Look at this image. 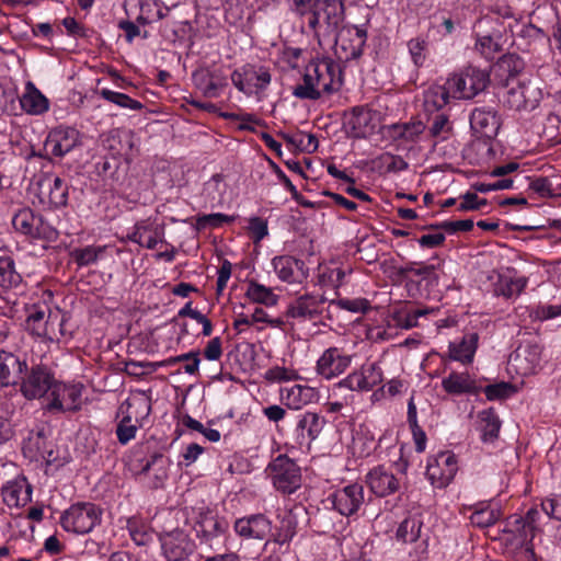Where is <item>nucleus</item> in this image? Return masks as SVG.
<instances>
[{"instance_id":"1","label":"nucleus","mask_w":561,"mask_h":561,"mask_svg":"<svg viewBox=\"0 0 561 561\" xmlns=\"http://www.w3.org/2000/svg\"><path fill=\"white\" fill-rule=\"evenodd\" d=\"M342 84L340 64L330 58L314 59L306 66L304 82L294 88L293 94L301 100H318L339 91Z\"/></svg>"},{"instance_id":"2","label":"nucleus","mask_w":561,"mask_h":561,"mask_svg":"<svg viewBox=\"0 0 561 561\" xmlns=\"http://www.w3.org/2000/svg\"><path fill=\"white\" fill-rule=\"evenodd\" d=\"M308 14V26L318 37H335L345 19L342 0H316Z\"/></svg>"},{"instance_id":"3","label":"nucleus","mask_w":561,"mask_h":561,"mask_svg":"<svg viewBox=\"0 0 561 561\" xmlns=\"http://www.w3.org/2000/svg\"><path fill=\"white\" fill-rule=\"evenodd\" d=\"M193 522V529L201 545L214 549L222 542V538L228 529V523L219 517L207 506L191 507L187 514Z\"/></svg>"},{"instance_id":"4","label":"nucleus","mask_w":561,"mask_h":561,"mask_svg":"<svg viewBox=\"0 0 561 561\" xmlns=\"http://www.w3.org/2000/svg\"><path fill=\"white\" fill-rule=\"evenodd\" d=\"M448 81L454 92V99L470 100L485 90L490 82V75L486 70L468 66L449 77Z\"/></svg>"},{"instance_id":"5","label":"nucleus","mask_w":561,"mask_h":561,"mask_svg":"<svg viewBox=\"0 0 561 561\" xmlns=\"http://www.w3.org/2000/svg\"><path fill=\"white\" fill-rule=\"evenodd\" d=\"M101 510L93 503H77L60 517L61 527L75 534H88L101 522Z\"/></svg>"},{"instance_id":"6","label":"nucleus","mask_w":561,"mask_h":561,"mask_svg":"<svg viewBox=\"0 0 561 561\" xmlns=\"http://www.w3.org/2000/svg\"><path fill=\"white\" fill-rule=\"evenodd\" d=\"M276 490L284 494H291L301 485L300 468L286 455H278L266 468Z\"/></svg>"},{"instance_id":"7","label":"nucleus","mask_w":561,"mask_h":561,"mask_svg":"<svg viewBox=\"0 0 561 561\" xmlns=\"http://www.w3.org/2000/svg\"><path fill=\"white\" fill-rule=\"evenodd\" d=\"M13 228L32 239L55 241L58 231L41 215L34 214L30 208L20 209L12 218Z\"/></svg>"},{"instance_id":"8","label":"nucleus","mask_w":561,"mask_h":561,"mask_svg":"<svg viewBox=\"0 0 561 561\" xmlns=\"http://www.w3.org/2000/svg\"><path fill=\"white\" fill-rule=\"evenodd\" d=\"M35 185L43 204H47L53 208H60L67 205L69 187L58 175L43 172L38 174Z\"/></svg>"},{"instance_id":"9","label":"nucleus","mask_w":561,"mask_h":561,"mask_svg":"<svg viewBox=\"0 0 561 561\" xmlns=\"http://www.w3.org/2000/svg\"><path fill=\"white\" fill-rule=\"evenodd\" d=\"M55 324L61 327L60 310L51 311L47 307L34 306L26 318L27 331L50 342L56 340Z\"/></svg>"},{"instance_id":"10","label":"nucleus","mask_w":561,"mask_h":561,"mask_svg":"<svg viewBox=\"0 0 561 561\" xmlns=\"http://www.w3.org/2000/svg\"><path fill=\"white\" fill-rule=\"evenodd\" d=\"M159 541L162 553L168 561H184L195 550L194 541L181 529L160 534Z\"/></svg>"},{"instance_id":"11","label":"nucleus","mask_w":561,"mask_h":561,"mask_svg":"<svg viewBox=\"0 0 561 561\" xmlns=\"http://www.w3.org/2000/svg\"><path fill=\"white\" fill-rule=\"evenodd\" d=\"M83 386L81 383L56 382L50 391L47 410L57 412H75L81 408Z\"/></svg>"},{"instance_id":"12","label":"nucleus","mask_w":561,"mask_h":561,"mask_svg":"<svg viewBox=\"0 0 561 561\" xmlns=\"http://www.w3.org/2000/svg\"><path fill=\"white\" fill-rule=\"evenodd\" d=\"M21 380V392L28 400L42 398L51 391L56 381L49 368L44 365H34Z\"/></svg>"},{"instance_id":"13","label":"nucleus","mask_w":561,"mask_h":561,"mask_svg":"<svg viewBox=\"0 0 561 561\" xmlns=\"http://www.w3.org/2000/svg\"><path fill=\"white\" fill-rule=\"evenodd\" d=\"M232 84L245 94L253 93L254 90H265L271 83V73L264 67L245 65L231 73Z\"/></svg>"},{"instance_id":"14","label":"nucleus","mask_w":561,"mask_h":561,"mask_svg":"<svg viewBox=\"0 0 561 561\" xmlns=\"http://www.w3.org/2000/svg\"><path fill=\"white\" fill-rule=\"evenodd\" d=\"M80 142V133L76 128L58 126L48 133L44 150L53 157L62 158Z\"/></svg>"},{"instance_id":"15","label":"nucleus","mask_w":561,"mask_h":561,"mask_svg":"<svg viewBox=\"0 0 561 561\" xmlns=\"http://www.w3.org/2000/svg\"><path fill=\"white\" fill-rule=\"evenodd\" d=\"M352 363V355L346 354L343 348L332 346L327 348L318 358L316 371L327 380L342 375Z\"/></svg>"},{"instance_id":"16","label":"nucleus","mask_w":561,"mask_h":561,"mask_svg":"<svg viewBox=\"0 0 561 561\" xmlns=\"http://www.w3.org/2000/svg\"><path fill=\"white\" fill-rule=\"evenodd\" d=\"M329 500L336 512L350 517L356 514L365 502L364 488L358 483L348 484L332 493Z\"/></svg>"},{"instance_id":"17","label":"nucleus","mask_w":561,"mask_h":561,"mask_svg":"<svg viewBox=\"0 0 561 561\" xmlns=\"http://www.w3.org/2000/svg\"><path fill=\"white\" fill-rule=\"evenodd\" d=\"M472 133L479 138L493 139L500 129V116L494 107L480 106L472 110L470 117Z\"/></svg>"},{"instance_id":"18","label":"nucleus","mask_w":561,"mask_h":561,"mask_svg":"<svg viewBox=\"0 0 561 561\" xmlns=\"http://www.w3.org/2000/svg\"><path fill=\"white\" fill-rule=\"evenodd\" d=\"M538 512L529 510L525 517H516L513 525L520 537V547L517 552L518 561H535L531 541L536 534V517Z\"/></svg>"},{"instance_id":"19","label":"nucleus","mask_w":561,"mask_h":561,"mask_svg":"<svg viewBox=\"0 0 561 561\" xmlns=\"http://www.w3.org/2000/svg\"><path fill=\"white\" fill-rule=\"evenodd\" d=\"M126 239L151 250L159 242H163L164 227L150 217L141 219L135 224L133 231L127 233Z\"/></svg>"},{"instance_id":"20","label":"nucleus","mask_w":561,"mask_h":561,"mask_svg":"<svg viewBox=\"0 0 561 561\" xmlns=\"http://www.w3.org/2000/svg\"><path fill=\"white\" fill-rule=\"evenodd\" d=\"M541 100V90L533 82L518 83L507 91L506 104L516 111H533Z\"/></svg>"},{"instance_id":"21","label":"nucleus","mask_w":561,"mask_h":561,"mask_svg":"<svg viewBox=\"0 0 561 561\" xmlns=\"http://www.w3.org/2000/svg\"><path fill=\"white\" fill-rule=\"evenodd\" d=\"M334 39L337 49H341L346 60L357 59L363 55L367 41V31L358 26H350L337 33Z\"/></svg>"},{"instance_id":"22","label":"nucleus","mask_w":561,"mask_h":561,"mask_svg":"<svg viewBox=\"0 0 561 561\" xmlns=\"http://www.w3.org/2000/svg\"><path fill=\"white\" fill-rule=\"evenodd\" d=\"M325 301L323 296L304 295L289 304L286 314L300 321L316 320L322 314Z\"/></svg>"},{"instance_id":"23","label":"nucleus","mask_w":561,"mask_h":561,"mask_svg":"<svg viewBox=\"0 0 561 561\" xmlns=\"http://www.w3.org/2000/svg\"><path fill=\"white\" fill-rule=\"evenodd\" d=\"M458 470L456 456L451 453H442L435 463L427 466L426 474L436 488L447 486Z\"/></svg>"},{"instance_id":"24","label":"nucleus","mask_w":561,"mask_h":561,"mask_svg":"<svg viewBox=\"0 0 561 561\" xmlns=\"http://www.w3.org/2000/svg\"><path fill=\"white\" fill-rule=\"evenodd\" d=\"M233 528L242 538L263 540L272 531V522L263 514H253L238 518Z\"/></svg>"},{"instance_id":"25","label":"nucleus","mask_w":561,"mask_h":561,"mask_svg":"<svg viewBox=\"0 0 561 561\" xmlns=\"http://www.w3.org/2000/svg\"><path fill=\"white\" fill-rule=\"evenodd\" d=\"M346 126L354 138H366L375 130L376 117L366 106H355L345 116Z\"/></svg>"},{"instance_id":"26","label":"nucleus","mask_w":561,"mask_h":561,"mask_svg":"<svg viewBox=\"0 0 561 561\" xmlns=\"http://www.w3.org/2000/svg\"><path fill=\"white\" fill-rule=\"evenodd\" d=\"M168 465L169 460L160 453H154L150 459L144 461L138 457L131 461V470L137 474L149 473L153 471V481L151 486L154 489L161 488L168 479Z\"/></svg>"},{"instance_id":"27","label":"nucleus","mask_w":561,"mask_h":561,"mask_svg":"<svg viewBox=\"0 0 561 561\" xmlns=\"http://www.w3.org/2000/svg\"><path fill=\"white\" fill-rule=\"evenodd\" d=\"M366 482L370 491L380 497L390 495L400 488L399 479L385 466L373 468L366 476Z\"/></svg>"},{"instance_id":"28","label":"nucleus","mask_w":561,"mask_h":561,"mask_svg":"<svg viewBox=\"0 0 561 561\" xmlns=\"http://www.w3.org/2000/svg\"><path fill=\"white\" fill-rule=\"evenodd\" d=\"M192 78L195 87L206 98H217L227 84L226 76L218 69H198L193 72Z\"/></svg>"},{"instance_id":"29","label":"nucleus","mask_w":561,"mask_h":561,"mask_svg":"<svg viewBox=\"0 0 561 561\" xmlns=\"http://www.w3.org/2000/svg\"><path fill=\"white\" fill-rule=\"evenodd\" d=\"M26 369V363L16 355L1 351L0 352V386L8 387L16 385Z\"/></svg>"},{"instance_id":"30","label":"nucleus","mask_w":561,"mask_h":561,"mask_svg":"<svg viewBox=\"0 0 561 561\" xmlns=\"http://www.w3.org/2000/svg\"><path fill=\"white\" fill-rule=\"evenodd\" d=\"M20 105L30 115H42L49 110L48 99L32 81L25 83L24 92L20 96Z\"/></svg>"},{"instance_id":"31","label":"nucleus","mask_w":561,"mask_h":561,"mask_svg":"<svg viewBox=\"0 0 561 561\" xmlns=\"http://www.w3.org/2000/svg\"><path fill=\"white\" fill-rule=\"evenodd\" d=\"M48 430L44 425H36L23 438L22 451L30 460L39 461L41 453L48 447Z\"/></svg>"},{"instance_id":"32","label":"nucleus","mask_w":561,"mask_h":561,"mask_svg":"<svg viewBox=\"0 0 561 561\" xmlns=\"http://www.w3.org/2000/svg\"><path fill=\"white\" fill-rule=\"evenodd\" d=\"M425 129L426 126L421 119H411L387 126L389 137L400 142H416Z\"/></svg>"},{"instance_id":"33","label":"nucleus","mask_w":561,"mask_h":561,"mask_svg":"<svg viewBox=\"0 0 561 561\" xmlns=\"http://www.w3.org/2000/svg\"><path fill=\"white\" fill-rule=\"evenodd\" d=\"M450 99L454 92L447 79L444 84H433L425 90L423 105L426 112L434 113L444 108Z\"/></svg>"},{"instance_id":"34","label":"nucleus","mask_w":561,"mask_h":561,"mask_svg":"<svg viewBox=\"0 0 561 561\" xmlns=\"http://www.w3.org/2000/svg\"><path fill=\"white\" fill-rule=\"evenodd\" d=\"M443 389L451 396H461L465 393H478L480 388L476 380L467 373H450L442 380Z\"/></svg>"},{"instance_id":"35","label":"nucleus","mask_w":561,"mask_h":561,"mask_svg":"<svg viewBox=\"0 0 561 561\" xmlns=\"http://www.w3.org/2000/svg\"><path fill=\"white\" fill-rule=\"evenodd\" d=\"M272 264L279 279L290 284L298 280L299 273L302 272L305 265L302 261L289 255L276 256Z\"/></svg>"},{"instance_id":"36","label":"nucleus","mask_w":561,"mask_h":561,"mask_svg":"<svg viewBox=\"0 0 561 561\" xmlns=\"http://www.w3.org/2000/svg\"><path fill=\"white\" fill-rule=\"evenodd\" d=\"M1 495L8 506H23L31 500V488L25 481H9L2 488Z\"/></svg>"},{"instance_id":"37","label":"nucleus","mask_w":561,"mask_h":561,"mask_svg":"<svg viewBox=\"0 0 561 561\" xmlns=\"http://www.w3.org/2000/svg\"><path fill=\"white\" fill-rule=\"evenodd\" d=\"M478 431L481 433L483 443H493L497 437L501 428V421L495 411L490 408L482 410L477 415Z\"/></svg>"},{"instance_id":"38","label":"nucleus","mask_w":561,"mask_h":561,"mask_svg":"<svg viewBox=\"0 0 561 561\" xmlns=\"http://www.w3.org/2000/svg\"><path fill=\"white\" fill-rule=\"evenodd\" d=\"M503 36L500 31L490 34H477L474 49L485 59H493L503 51Z\"/></svg>"},{"instance_id":"39","label":"nucleus","mask_w":561,"mask_h":561,"mask_svg":"<svg viewBox=\"0 0 561 561\" xmlns=\"http://www.w3.org/2000/svg\"><path fill=\"white\" fill-rule=\"evenodd\" d=\"M325 420L317 413L306 412L297 423L298 438L301 442L314 440L323 430Z\"/></svg>"},{"instance_id":"40","label":"nucleus","mask_w":561,"mask_h":561,"mask_svg":"<svg viewBox=\"0 0 561 561\" xmlns=\"http://www.w3.org/2000/svg\"><path fill=\"white\" fill-rule=\"evenodd\" d=\"M527 279L525 277H513L507 274H500L497 280L493 285L495 296H502L506 299L517 297L526 287Z\"/></svg>"},{"instance_id":"41","label":"nucleus","mask_w":561,"mask_h":561,"mask_svg":"<svg viewBox=\"0 0 561 561\" xmlns=\"http://www.w3.org/2000/svg\"><path fill=\"white\" fill-rule=\"evenodd\" d=\"M478 335L472 333L462 337L459 343L449 345L450 357L463 364L471 363L477 350Z\"/></svg>"},{"instance_id":"42","label":"nucleus","mask_w":561,"mask_h":561,"mask_svg":"<svg viewBox=\"0 0 561 561\" xmlns=\"http://www.w3.org/2000/svg\"><path fill=\"white\" fill-rule=\"evenodd\" d=\"M311 389L301 385H294L290 388L282 389V399L291 410H299L310 400Z\"/></svg>"},{"instance_id":"43","label":"nucleus","mask_w":561,"mask_h":561,"mask_svg":"<svg viewBox=\"0 0 561 561\" xmlns=\"http://www.w3.org/2000/svg\"><path fill=\"white\" fill-rule=\"evenodd\" d=\"M245 296L255 304L265 305L267 307L275 306L277 304L278 297L272 290V288L266 287L256 280H250L248 284V289L245 291Z\"/></svg>"},{"instance_id":"44","label":"nucleus","mask_w":561,"mask_h":561,"mask_svg":"<svg viewBox=\"0 0 561 561\" xmlns=\"http://www.w3.org/2000/svg\"><path fill=\"white\" fill-rule=\"evenodd\" d=\"M21 275L15 270L14 261L11 256H0V287L9 289L20 285Z\"/></svg>"},{"instance_id":"45","label":"nucleus","mask_w":561,"mask_h":561,"mask_svg":"<svg viewBox=\"0 0 561 561\" xmlns=\"http://www.w3.org/2000/svg\"><path fill=\"white\" fill-rule=\"evenodd\" d=\"M422 525L417 516L407 517L397 529V539L404 543L416 541L421 536Z\"/></svg>"},{"instance_id":"46","label":"nucleus","mask_w":561,"mask_h":561,"mask_svg":"<svg viewBox=\"0 0 561 561\" xmlns=\"http://www.w3.org/2000/svg\"><path fill=\"white\" fill-rule=\"evenodd\" d=\"M363 391H369L383 380L381 367L377 363L364 364L357 370Z\"/></svg>"},{"instance_id":"47","label":"nucleus","mask_w":561,"mask_h":561,"mask_svg":"<svg viewBox=\"0 0 561 561\" xmlns=\"http://www.w3.org/2000/svg\"><path fill=\"white\" fill-rule=\"evenodd\" d=\"M280 137L293 148L300 151L313 152L318 149V139L313 134L302 131L295 134L282 133Z\"/></svg>"},{"instance_id":"48","label":"nucleus","mask_w":561,"mask_h":561,"mask_svg":"<svg viewBox=\"0 0 561 561\" xmlns=\"http://www.w3.org/2000/svg\"><path fill=\"white\" fill-rule=\"evenodd\" d=\"M431 122L428 135L434 138L435 141L446 140L453 135V123L447 114L437 113L432 117Z\"/></svg>"},{"instance_id":"49","label":"nucleus","mask_w":561,"mask_h":561,"mask_svg":"<svg viewBox=\"0 0 561 561\" xmlns=\"http://www.w3.org/2000/svg\"><path fill=\"white\" fill-rule=\"evenodd\" d=\"M297 518L291 513H286L279 523V526L276 533L273 535V541L278 545H284L289 542L297 533Z\"/></svg>"},{"instance_id":"50","label":"nucleus","mask_w":561,"mask_h":561,"mask_svg":"<svg viewBox=\"0 0 561 561\" xmlns=\"http://www.w3.org/2000/svg\"><path fill=\"white\" fill-rule=\"evenodd\" d=\"M141 426L139 420H133L131 415H125L116 427V436L122 445H126L135 438L138 428Z\"/></svg>"},{"instance_id":"51","label":"nucleus","mask_w":561,"mask_h":561,"mask_svg":"<svg viewBox=\"0 0 561 561\" xmlns=\"http://www.w3.org/2000/svg\"><path fill=\"white\" fill-rule=\"evenodd\" d=\"M100 94L104 100L123 108L139 111L144 107L142 103L121 92L112 91L110 89H102Z\"/></svg>"},{"instance_id":"52","label":"nucleus","mask_w":561,"mask_h":561,"mask_svg":"<svg viewBox=\"0 0 561 561\" xmlns=\"http://www.w3.org/2000/svg\"><path fill=\"white\" fill-rule=\"evenodd\" d=\"M103 252V247L88 245L81 249H75L71 256L79 266H88L95 263Z\"/></svg>"},{"instance_id":"53","label":"nucleus","mask_w":561,"mask_h":561,"mask_svg":"<svg viewBox=\"0 0 561 561\" xmlns=\"http://www.w3.org/2000/svg\"><path fill=\"white\" fill-rule=\"evenodd\" d=\"M408 48L413 64L416 67L423 66L426 59L427 41L423 37L411 38Z\"/></svg>"},{"instance_id":"54","label":"nucleus","mask_w":561,"mask_h":561,"mask_svg":"<svg viewBox=\"0 0 561 561\" xmlns=\"http://www.w3.org/2000/svg\"><path fill=\"white\" fill-rule=\"evenodd\" d=\"M264 378L270 382H287L298 380L300 376L294 369L275 366L265 371Z\"/></svg>"},{"instance_id":"55","label":"nucleus","mask_w":561,"mask_h":561,"mask_svg":"<svg viewBox=\"0 0 561 561\" xmlns=\"http://www.w3.org/2000/svg\"><path fill=\"white\" fill-rule=\"evenodd\" d=\"M488 400H500L508 398L514 392V387L510 382H499L489 385L483 389Z\"/></svg>"},{"instance_id":"56","label":"nucleus","mask_w":561,"mask_h":561,"mask_svg":"<svg viewBox=\"0 0 561 561\" xmlns=\"http://www.w3.org/2000/svg\"><path fill=\"white\" fill-rule=\"evenodd\" d=\"M341 309L354 312V313H366L370 309V304L366 298H354V299H339L333 301Z\"/></svg>"},{"instance_id":"57","label":"nucleus","mask_w":561,"mask_h":561,"mask_svg":"<svg viewBox=\"0 0 561 561\" xmlns=\"http://www.w3.org/2000/svg\"><path fill=\"white\" fill-rule=\"evenodd\" d=\"M470 520L473 525L485 528L495 524L497 515L493 510L485 507L474 511L470 516Z\"/></svg>"},{"instance_id":"58","label":"nucleus","mask_w":561,"mask_h":561,"mask_svg":"<svg viewBox=\"0 0 561 561\" xmlns=\"http://www.w3.org/2000/svg\"><path fill=\"white\" fill-rule=\"evenodd\" d=\"M534 319L539 321H546L561 317V304L560 305H540L537 306L530 314Z\"/></svg>"},{"instance_id":"59","label":"nucleus","mask_w":561,"mask_h":561,"mask_svg":"<svg viewBox=\"0 0 561 561\" xmlns=\"http://www.w3.org/2000/svg\"><path fill=\"white\" fill-rule=\"evenodd\" d=\"M433 229H442L448 233H456L458 231H470L473 228V221L471 219L457 220V221H442L436 225L430 226Z\"/></svg>"},{"instance_id":"60","label":"nucleus","mask_w":561,"mask_h":561,"mask_svg":"<svg viewBox=\"0 0 561 561\" xmlns=\"http://www.w3.org/2000/svg\"><path fill=\"white\" fill-rule=\"evenodd\" d=\"M379 160L386 168L387 172H400L408 169L409 167V164L404 161L403 158L391 153H385L380 156Z\"/></svg>"},{"instance_id":"61","label":"nucleus","mask_w":561,"mask_h":561,"mask_svg":"<svg viewBox=\"0 0 561 561\" xmlns=\"http://www.w3.org/2000/svg\"><path fill=\"white\" fill-rule=\"evenodd\" d=\"M488 204L485 198H479L476 193L467 192L462 195V202L458 206L459 211L477 210Z\"/></svg>"},{"instance_id":"62","label":"nucleus","mask_w":561,"mask_h":561,"mask_svg":"<svg viewBox=\"0 0 561 561\" xmlns=\"http://www.w3.org/2000/svg\"><path fill=\"white\" fill-rule=\"evenodd\" d=\"M541 508L549 517L561 520V495H554L543 500Z\"/></svg>"},{"instance_id":"63","label":"nucleus","mask_w":561,"mask_h":561,"mask_svg":"<svg viewBox=\"0 0 561 561\" xmlns=\"http://www.w3.org/2000/svg\"><path fill=\"white\" fill-rule=\"evenodd\" d=\"M513 186V180L511 179H503L497 180L493 183H474L472 187L480 193H488L491 191H502V190H508Z\"/></svg>"},{"instance_id":"64","label":"nucleus","mask_w":561,"mask_h":561,"mask_svg":"<svg viewBox=\"0 0 561 561\" xmlns=\"http://www.w3.org/2000/svg\"><path fill=\"white\" fill-rule=\"evenodd\" d=\"M249 229L253 236L254 242H260L268 233L266 221L260 217H253L250 219Z\"/></svg>"}]
</instances>
